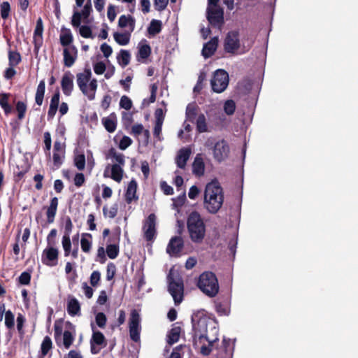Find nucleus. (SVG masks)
<instances>
[{
	"label": "nucleus",
	"instance_id": "nucleus-22",
	"mask_svg": "<svg viewBox=\"0 0 358 358\" xmlns=\"http://www.w3.org/2000/svg\"><path fill=\"white\" fill-rule=\"evenodd\" d=\"M218 45V38L213 37L204 44L202 49V55L204 58H209L215 52Z\"/></svg>",
	"mask_w": 358,
	"mask_h": 358
},
{
	"label": "nucleus",
	"instance_id": "nucleus-4",
	"mask_svg": "<svg viewBox=\"0 0 358 358\" xmlns=\"http://www.w3.org/2000/svg\"><path fill=\"white\" fill-rule=\"evenodd\" d=\"M92 72L90 69H85L83 73L76 75V82L80 90L89 100H94L97 89V80H91Z\"/></svg>",
	"mask_w": 358,
	"mask_h": 358
},
{
	"label": "nucleus",
	"instance_id": "nucleus-62",
	"mask_svg": "<svg viewBox=\"0 0 358 358\" xmlns=\"http://www.w3.org/2000/svg\"><path fill=\"white\" fill-rule=\"evenodd\" d=\"M57 234V231L56 229H52L50 230V233L47 236V243L48 246H54L56 244L55 238Z\"/></svg>",
	"mask_w": 358,
	"mask_h": 358
},
{
	"label": "nucleus",
	"instance_id": "nucleus-41",
	"mask_svg": "<svg viewBox=\"0 0 358 358\" xmlns=\"http://www.w3.org/2000/svg\"><path fill=\"white\" fill-rule=\"evenodd\" d=\"M91 342L95 343L97 345H106V338L104 335L99 331H93Z\"/></svg>",
	"mask_w": 358,
	"mask_h": 358
},
{
	"label": "nucleus",
	"instance_id": "nucleus-52",
	"mask_svg": "<svg viewBox=\"0 0 358 358\" xmlns=\"http://www.w3.org/2000/svg\"><path fill=\"white\" fill-rule=\"evenodd\" d=\"M79 33L80 36L85 38H93L92 31L90 26L82 25L80 27Z\"/></svg>",
	"mask_w": 358,
	"mask_h": 358
},
{
	"label": "nucleus",
	"instance_id": "nucleus-29",
	"mask_svg": "<svg viewBox=\"0 0 358 358\" xmlns=\"http://www.w3.org/2000/svg\"><path fill=\"white\" fill-rule=\"evenodd\" d=\"M45 92V83L44 80L39 82L35 94V103L41 106L43 104L44 94Z\"/></svg>",
	"mask_w": 358,
	"mask_h": 358
},
{
	"label": "nucleus",
	"instance_id": "nucleus-35",
	"mask_svg": "<svg viewBox=\"0 0 358 358\" xmlns=\"http://www.w3.org/2000/svg\"><path fill=\"white\" fill-rule=\"evenodd\" d=\"M124 170L122 166L117 164H113L111 166V175L110 178L117 182H120L123 178Z\"/></svg>",
	"mask_w": 358,
	"mask_h": 358
},
{
	"label": "nucleus",
	"instance_id": "nucleus-12",
	"mask_svg": "<svg viewBox=\"0 0 358 358\" xmlns=\"http://www.w3.org/2000/svg\"><path fill=\"white\" fill-rule=\"evenodd\" d=\"M213 157L217 162H222L229 154V146L224 139L216 142L213 148Z\"/></svg>",
	"mask_w": 358,
	"mask_h": 358
},
{
	"label": "nucleus",
	"instance_id": "nucleus-40",
	"mask_svg": "<svg viewBox=\"0 0 358 358\" xmlns=\"http://www.w3.org/2000/svg\"><path fill=\"white\" fill-rule=\"evenodd\" d=\"M108 156L115 159V162L117 163V165H120V166L124 165V155L122 153H117L115 148H111L109 149Z\"/></svg>",
	"mask_w": 358,
	"mask_h": 358
},
{
	"label": "nucleus",
	"instance_id": "nucleus-21",
	"mask_svg": "<svg viewBox=\"0 0 358 358\" xmlns=\"http://www.w3.org/2000/svg\"><path fill=\"white\" fill-rule=\"evenodd\" d=\"M43 23L41 17L36 20V27L34 31V43L35 48H39L43 43Z\"/></svg>",
	"mask_w": 358,
	"mask_h": 358
},
{
	"label": "nucleus",
	"instance_id": "nucleus-34",
	"mask_svg": "<svg viewBox=\"0 0 358 358\" xmlns=\"http://www.w3.org/2000/svg\"><path fill=\"white\" fill-rule=\"evenodd\" d=\"M118 25L121 28L129 25L131 27V31H133L135 27V19L129 15L128 16L122 15L119 18Z\"/></svg>",
	"mask_w": 358,
	"mask_h": 358
},
{
	"label": "nucleus",
	"instance_id": "nucleus-57",
	"mask_svg": "<svg viewBox=\"0 0 358 358\" xmlns=\"http://www.w3.org/2000/svg\"><path fill=\"white\" fill-rule=\"evenodd\" d=\"M83 17V16L80 12L74 11L71 18L72 26L75 28L80 27L81 20Z\"/></svg>",
	"mask_w": 358,
	"mask_h": 358
},
{
	"label": "nucleus",
	"instance_id": "nucleus-51",
	"mask_svg": "<svg viewBox=\"0 0 358 358\" xmlns=\"http://www.w3.org/2000/svg\"><path fill=\"white\" fill-rule=\"evenodd\" d=\"M74 165L79 171H83L85 166V155L80 154L76 155L74 158Z\"/></svg>",
	"mask_w": 358,
	"mask_h": 358
},
{
	"label": "nucleus",
	"instance_id": "nucleus-32",
	"mask_svg": "<svg viewBox=\"0 0 358 358\" xmlns=\"http://www.w3.org/2000/svg\"><path fill=\"white\" fill-rule=\"evenodd\" d=\"M205 165L201 157L196 156L192 164V171L198 176H203L204 173Z\"/></svg>",
	"mask_w": 358,
	"mask_h": 358
},
{
	"label": "nucleus",
	"instance_id": "nucleus-59",
	"mask_svg": "<svg viewBox=\"0 0 358 358\" xmlns=\"http://www.w3.org/2000/svg\"><path fill=\"white\" fill-rule=\"evenodd\" d=\"M116 273V266L113 262H110L107 265L106 270V279L107 280H111Z\"/></svg>",
	"mask_w": 358,
	"mask_h": 358
},
{
	"label": "nucleus",
	"instance_id": "nucleus-7",
	"mask_svg": "<svg viewBox=\"0 0 358 358\" xmlns=\"http://www.w3.org/2000/svg\"><path fill=\"white\" fill-rule=\"evenodd\" d=\"M241 48L240 34L238 30L229 31L223 41V49L226 53L231 55L238 54Z\"/></svg>",
	"mask_w": 358,
	"mask_h": 358
},
{
	"label": "nucleus",
	"instance_id": "nucleus-19",
	"mask_svg": "<svg viewBox=\"0 0 358 358\" xmlns=\"http://www.w3.org/2000/svg\"><path fill=\"white\" fill-rule=\"evenodd\" d=\"M58 205L59 200L57 197L55 196L50 199V205L48 206L43 207L44 208H46L47 222L48 224H52L55 222Z\"/></svg>",
	"mask_w": 358,
	"mask_h": 358
},
{
	"label": "nucleus",
	"instance_id": "nucleus-1",
	"mask_svg": "<svg viewBox=\"0 0 358 358\" xmlns=\"http://www.w3.org/2000/svg\"><path fill=\"white\" fill-rule=\"evenodd\" d=\"M223 202V189L220 182L217 180L208 182L204 191V208L208 213L215 214L221 208Z\"/></svg>",
	"mask_w": 358,
	"mask_h": 358
},
{
	"label": "nucleus",
	"instance_id": "nucleus-9",
	"mask_svg": "<svg viewBox=\"0 0 358 358\" xmlns=\"http://www.w3.org/2000/svg\"><path fill=\"white\" fill-rule=\"evenodd\" d=\"M140 315L136 309L131 310L129 320V336L134 342L140 341L141 330Z\"/></svg>",
	"mask_w": 358,
	"mask_h": 358
},
{
	"label": "nucleus",
	"instance_id": "nucleus-61",
	"mask_svg": "<svg viewBox=\"0 0 358 358\" xmlns=\"http://www.w3.org/2000/svg\"><path fill=\"white\" fill-rule=\"evenodd\" d=\"M73 228V225L71 217L69 216H66L65 217L64 235V236H70Z\"/></svg>",
	"mask_w": 358,
	"mask_h": 358
},
{
	"label": "nucleus",
	"instance_id": "nucleus-44",
	"mask_svg": "<svg viewBox=\"0 0 358 358\" xmlns=\"http://www.w3.org/2000/svg\"><path fill=\"white\" fill-rule=\"evenodd\" d=\"M106 252L110 259H115L119 255V246L116 244H109L106 246Z\"/></svg>",
	"mask_w": 358,
	"mask_h": 358
},
{
	"label": "nucleus",
	"instance_id": "nucleus-48",
	"mask_svg": "<svg viewBox=\"0 0 358 358\" xmlns=\"http://www.w3.org/2000/svg\"><path fill=\"white\" fill-rule=\"evenodd\" d=\"M74 341V336L73 334L69 331H64L63 333V343L66 349H69L73 344Z\"/></svg>",
	"mask_w": 358,
	"mask_h": 358
},
{
	"label": "nucleus",
	"instance_id": "nucleus-16",
	"mask_svg": "<svg viewBox=\"0 0 358 358\" xmlns=\"http://www.w3.org/2000/svg\"><path fill=\"white\" fill-rule=\"evenodd\" d=\"M64 65L66 67H71L76 62L78 57V50L73 45L65 48L63 50Z\"/></svg>",
	"mask_w": 358,
	"mask_h": 358
},
{
	"label": "nucleus",
	"instance_id": "nucleus-42",
	"mask_svg": "<svg viewBox=\"0 0 358 358\" xmlns=\"http://www.w3.org/2000/svg\"><path fill=\"white\" fill-rule=\"evenodd\" d=\"M15 109L17 113V118L20 120L24 119L27 111V104L22 101H18L15 104Z\"/></svg>",
	"mask_w": 358,
	"mask_h": 358
},
{
	"label": "nucleus",
	"instance_id": "nucleus-5",
	"mask_svg": "<svg viewBox=\"0 0 358 358\" xmlns=\"http://www.w3.org/2000/svg\"><path fill=\"white\" fill-rule=\"evenodd\" d=\"M198 287L207 296L213 297L219 292V284L215 273L205 271L199 276Z\"/></svg>",
	"mask_w": 358,
	"mask_h": 358
},
{
	"label": "nucleus",
	"instance_id": "nucleus-54",
	"mask_svg": "<svg viewBox=\"0 0 358 358\" xmlns=\"http://www.w3.org/2000/svg\"><path fill=\"white\" fill-rule=\"evenodd\" d=\"M44 150L45 152L48 156L50 155V149H51V145H52V140H51V135L50 132L46 131L44 133Z\"/></svg>",
	"mask_w": 358,
	"mask_h": 358
},
{
	"label": "nucleus",
	"instance_id": "nucleus-18",
	"mask_svg": "<svg viewBox=\"0 0 358 358\" xmlns=\"http://www.w3.org/2000/svg\"><path fill=\"white\" fill-rule=\"evenodd\" d=\"M61 87L66 96H70L73 90V76L70 71L66 72L61 80Z\"/></svg>",
	"mask_w": 358,
	"mask_h": 358
},
{
	"label": "nucleus",
	"instance_id": "nucleus-20",
	"mask_svg": "<svg viewBox=\"0 0 358 358\" xmlns=\"http://www.w3.org/2000/svg\"><path fill=\"white\" fill-rule=\"evenodd\" d=\"M191 152V149L189 148H182L179 150L176 157V164L178 168L182 169L185 168Z\"/></svg>",
	"mask_w": 358,
	"mask_h": 358
},
{
	"label": "nucleus",
	"instance_id": "nucleus-60",
	"mask_svg": "<svg viewBox=\"0 0 358 358\" xmlns=\"http://www.w3.org/2000/svg\"><path fill=\"white\" fill-rule=\"evenodd\" d=\"M101 279V273L99 271H94L90 275V284L93 287H96Z\"/></svg>",
	"mask_w": 358,
	"mask_h": 358
},
{
	"label": "nucleus",
	"instance_id": "nucleus-47",
	"mask_svg": "<svg viewBox=\"0 0 358 358\" xmlns=\"http://www.w3.org/2000/svg\"><path fill=\"white\" fill-rule=\"evenodd\" d=\"M224 111L227 115H231L236 110V103L234 100H227L223 106Z\"/></svg>",
	"mask_w": 358,
	"mask_h": 358
},
{
	"label": "nucleus",
	"instance_id": "nucleus-56",
	"mask_svg": "<svg viewBox=\"0 0 358 358\" xmlns=\"http://www.w3.org/2000/svg\"><path fill=\"white\" fill-rule=\"evenodd\" d=\"M31 274L27 271L22 272L18 278V282L20 285H28L31 282Z\"/></svg>",
	"mask_w": 358,
	"mask_h": 358
},
{
	"label": "nucleus",
	"instance_id": "nucleus-28",
	"mask_svg": "<svg viewBox=\"0 0 358 358\" xmlns=\"http://www.w3.org/2000/svg\"><path fill=\"white\" fill-rule=\"evenodd\" d=\"M92 244V235L89 233H83L81 236L80 246L82 250L88 253L90 252Z\"/></svg>",
	"mask_w": 358,
	"mask_h": 358
},
{
	"label": "nucleus",
	"instance_id": "nucleus-55",
	"mask_svg": "<svg viewBox=\"0 0 358 358\" xmlns=\"http://www.w3.org/2000/svg\"><path fill=\"white\" fill-rule=\"evenodd\" d=\"M120 106L127 110H130L132 107L131 99L126 95L122 96L120 101Z\"/></svg>",
	"mask_w": 358,
	"mask_h": 358
},
{
	"label": "nucleus",
	"instance_id": "nucleus-36",
	"mask_svg": "<svg viewBox=\"0 0 358 358\" xmlns=\"http://www.w3.org/2000/svg\"><path fill=\"white\" fill-rule=\"evenodd\" d=\"M131 55L129 51L125 50H121L120 54L117 57L118 64L124 68L130 62Z\"/></svg>",
	"mask_w": 358,
	"mask_h": 358
},
{
	"label": "nucleus",
	"instance_id": "nucleus-30",
	"mask_svg": "<svg viewBox=\"0 0 358 358\" xmlns=\"http://www.w3.org/2000/svg\"><path fill=\"white\" fill-rule=\"evenodd\" d=\"M181 333V327L180 326H173L169 331L167 335V343L171 345L178 342Z\"/></svg>",
	"mask_w": 358,
	"mask_h": 358
},
{
	"label": "nucleus",
	"instance_id": "nucleus-10",
	"mask_svg": "<svg viewBox=\"0 0 358 358\" xmlns=\"http://www.w3.org/2000/svg\"><path fill=\"white\" fill-rule=\"evenodd\" d=\"M157 217L155 213L150 214L145 220L143 226L144 238L147 241H153L157 235Z\"/></svg>",
	"mask_w": 358,
	"mask_h": 358
},
{
	"label": "nucleus",
	"instance_id": "nucleus-43",
	"mask_svg": "<svg viewBox=\"0 0 358 358\" xmlns=\"http://www.w3.org/2000/svg\"><path fill=\"white\" fill-rule=\"evenodd\" d=\"M52 342L51 338L46 336L43 338V341L41 343V353L43 356L46 355L48 352L52 349Z\"/></svg>",
	"mask_w": 358,
	"mask_h": 358
},
{
	"label": "nucleus",
	"instance_id": "nucleus-33",
	"mask_svg": "<svg viewBox=\"0 0 358 358\" xmlns=\"http://www.w3.org/2000/svg\"><path fill=\"white\" fill-rule=\"evenodd\" d=\"M162 22L161 20L153 19L148 27V33L150 36H155L161 32Z\"/></svg>",
	"mask_w": 358,
	"mask_h": 358
},
{
	"label": "nucleus",
	"instance_id": "nucleus-27",
	"mask_svg": "<svg viewBox=\"0 0 358 358\" xmlns=\"http://www.w3.org/2000/svg\"><path fill=\"white\" fill-rule=\"evenodd\" d=\"M10 93H1L0 94V106L3 110L4 113L8 115L11 113L13 107L9 103Z\"/></svg>",
	"mask_w": 358,
	"mask_h": 358
},
{
	"label": "nucleus",
	"instance_id": "nucleus-15",
	"mask_svg": "<svg viewBox=\"0 0 358 358\" xmlns=\"http://www.w3.org/2000/svg\"><path fill=\"white\" fill-rule=\"evenodd\" d=\"M184 248V241L181 236L172 237L166 248V252L172 257H179Z\"/></svg>",
	"mask_w": 358,
	"mask_h": 358
},
{
	"label": "nucleus",
	"instance_id": "nucleus-25",
	"mask_svg": "<svg viewBox=\"0 0 358 358\" xmlns=\"http://www.w3.org/2000/svg\"><path fill=\"white\" fill-rule=\"evenodd\" d=\"M102 124L106 130L109 133H113L117 127L116 115L114 113H111L108 117L102 118Z\"/></svg>",
	"mask_w": 358,
	"mask_h": 358
},
{
	"label": "nucleus",
	"instance_id": "nucleus-3",
	"mask_svg": "<svg viewBox=\"0 0 358 358\" xmlns=\"http://www.w3.org/2000/svg\"><path fill=\"white\" fill-rule=\"evenodd\" d=\"M187 227L191 241L194 243H201L206 236V224L196 210L189 213L187 219Z\"/></svg>",
	"mask_w": 358,
	"mask_h": 358
},
{
	"label": "nucleus",
	"instance_id": "nucleus-2",
	"mask_svg": "<svg viewBox=\"0 0 358 358\" xmlns=\"http://www.w3.org/2000/svg\"><path fill=\"white\" fill-rule=\"evenodd\" d=\"M203 315V313L199 311L194 313L192 315L191 320L193 329L194 331L193 335V346L195 349H197L200 347L201 354H202L203 356H208L212 352L213 343L218 341V338H216L214 340L210 341L207 336L203 334H198L196 330V325L199 324V323L201 322H206V318L202 317Z\"/></svg>",
	"mask_w": 358,
	"mask_h": 358
},
{
	"label": "nucleus",
	"instance_id": "nucleus-31",
	"mask_svg": "<svg viewBox=\"0 0 358 358\" xmlns=\"http://www.w3.org/2000/svg\"><path fill=\"white\" fill-rule=\"evenodd\" d=\"M199 107L195 103H189L186 108V120L194 122L197 116Z\"/></svg>",
	"mask_w": 358,
	"mask_h": 358
},
{
	"label": "nucleus",
	"instance_id": "nucleus-39",
	"mask_svg": "<svg viewBox=\"0 0 358 358\" xmlns=\"http://www.w3.org/2000/svg\"><path fill=\"white\" fill-rule=\"evenodd\" d=\"M22 58L20 52L17 51H8V62L10 66H16L21 62Z\"/></svg>",
	"mask_w": 358,
	"mask_h": 358
},
{
	"label": "nucleus",
	"instance_id": "nucleus-14",
	"mask_svg": "<svg viewBox=\"0 0 358 358\" xmlns=\"http://www.w3.org/2000/svg\"><path fill=\"white\" fill-rule=\"evenodd\" d=\"M59 251L54 246H48L43 251L41 261L48 266H55L58 262Z\"/></svg>",
	"mask_w": 358,
	"mask_h": 358
},
{
	"label": "nucleus",
	"instance_id": "nucleus-46",
	"mask_svg": "<svg viewBox=\"0 0 358 358\" xmlns=\"http://www.w3.org/2000/svg\"><path fill=\"white\" fill-rule=\"evenodd\" d=\"M62 244L64 252V256L68 257L71 254V242L70 236H64L63 235Z\"/></svg>",
	"mask_w": 358,
	"mask_h": 358
},
{
	"label": "nucleus",
	"instance_id": "nucleus-64",
	"mask_svg": "<svg viewBox=\"0 0 358 358\" xmlns=\"http://www.w3.org/2000/svg\"><path fill=\"white\" fill-rule=\"evenodd\" d=\"M106 250L103 247H99L97 250V255L96 261L100 264H104L106 261Z\"/></svg>",
	"mask_w": 358,
	"mask_h": 358
},
{
	"label": "nucleus",
	"instance_id": "nucleus-11",
	"mask_svg": "<svg viewBox=\"0 0 358 358\" xmlns=\"http://www.w3.org/2000/svg\"><path fill=\"white\" fill-rule=\"evenodd\" d=\"M207 20L214 27H221L224 24V10L220 6L207 7Z\"/></svg>",
	"mask_w": 358,
	"mask_h": 358
},
{
	"label": "nucleus",
	"instance_id": "nucleus-63",
	"mask_svg": "<svg viewBox=\"0 0 358 358\" xmlns=\"http://www.w3.org/2000/svg\"><path fill=\"white\" fill-rule=\"evenodd\" d=\"M132 143V140L127 136H124L119 143V148L122 150L127 149Z\"/></svg>",
	"mask_w": 358,
	"mask_h": 358
},
{
	"label": "nucleus",
	"instance_id": "nucleus-23",
	"mask_svg": "<svg viewBox=\"0 0 358 358\" xmlns=\"http://www.w3.org/2000/svg\"><path fill=\"white\" fill-rule=\"evenodd\" d=\"M137 182L134 179H132L128 184L127 189L125 193V201L127 203H131L132 201L137 200L136 196Z\"/></svg>",
	"mask_w": 358,
	"mask_h": 358
},
{
	"label": "nucleus",
	"instance_id": "nucleus-24",
	"mask_svg": "<svg viewBox=\"0 0 358 358\" xmlns=\"http://www.w3.org/2000/svg\"><path fill=\"white\" fill-rule=\"evenodd\" d=\"M60 43L63 47H70L73 41V36L72 33L69 28L62 27L61 29V34L59 35Z\"/></svg>",
	"mask_w": 358,
	"mask_h": 358
},
{
	"label": "nucleus",
	"instance_id": "nucleus-49",
	"mask_svg": "<svg viewBox=\"0 0 358 358\" xmlns=\"http://www.w3.org/2000/svg\"><path fill=\"white\" fill-rule=\"evenodd\" d=\"M151 54V48L148 44H145L139 48L138 56L141 59H147Z\"/></svg>",
	"mask_w": 358,
	"mask_h": 358
},
{
	"label": "nucleus",
	"instance_id": "nucleus-38",
	"mask_svg": "<svg viewBox=\"0 0 358 358\" xmlns=\"http://www.w3.org/2000/svg\"><path fill=\"white\" fill-rule=\"evenodd\" d=\"M196 130L199 133H204L208 131V127L206 123V119L203 113L198 115L196 120Z\"/></svg>",
	"mask_w": 358,
	"mask_h": 358
},
{
	"label": "nucleus",
	"instance_id": "nucleus-13",
	"mask_svg": "<svg viewBox=\"0 0 358 358\" xmlns=\"http://www.w3.org/2000/svg\"><path fill=\"white\" fill-rule=\"evenodd\" d=\"M208 119L215 128L221 130L228 124L227 117L220 109H213L210 111Z\"/></svg>",
	"mask_w": 358,
	"mask_h": 358
},
{
	"label": "nucleus",
	"instance_id": "nucleus-37",
	"mask_svg": "<svg viewBox=\"0 0 358 358\" xmlns=\"http://www.w3.org/2000/svg\"><path fill=\"white\" fill-rule=\"evenodd\" d=\"M130 33H119L115 32L113 34V37L117 43L120 45H126L129 43L130 40Z\"/></svg>",
	"mask_w": 358,
	"mask_h": 358
},
{
	"label": "nucleus",
	"instance_id": "nucleus-6",
	"mask_svg": "<svg viewBox=\"0 0 358 358\" xmlns=\"http://www.w3.org/2000/svg\"><path fill=\"white\" fill-rule=\"evenodd\" d=\"M169 292L173 298L176 304L182 301L184 284L179 273L171 270L168 277Z\"/></svg>",
	"mask_w": 358,
	"mask_h": 358
},
{
	"label": "nucleus",
	"instance_id": "nucleus-50",
	"mask_svg": "<svg viewBox=\"0 0 358 358\" xmlns=\"http://www.w3.org/2000/svg\"><path fill=\"white\" fill-rule=\"evenodd\" d=\"M14 315L8 310L5 313V325L8 329H13L15 326Z\"/></svg>",
	"mask_w": 358,
	"mask_h": 358
},
{
	"label": "nucleus",
	"instance_id": "nucleus-45",
	"mask_svg": "<svg viewBox=\"0 0 358 358\" xmlns=\"http://www.w3.org/2000/svg\"><path fill=\"white\" fill-rule=\"evenodd\" d=\"M118 206L117 203L113 204L109 210L107 206H105L103 208V213L105 217H108L110 219H113L117 214Z\"/></svg>",
	"mask_w": 358,
	"mask_h": 358
},
{
	"label": "nucleus",
	"instance_id": "nucleus-8",
	"mask_svg": "<svg viewBox=\"0 0 358 358\" xmlns=\"http://www.w3.org/2000/svg\"><path fill=\"white\" fill-rule=\"evenodd\" d=\"M210 84L213 92L217 93L224 92L229 85V75L227 72L223 69L215 71Z\"/></svg>",
	"mask_w": 358,
	"mask_h": 358
},
{
	"label": "nucleus",
	"instance_id": "nucleus-17",
	"mask_svg": "<svg viewBox=\"0 0 358 358\" xmlns=\"http://www.w3.org/2000/svg\"><path fill=\"white\" fill-rule=\"evenodd\" d=\"M59 101H60V92L58 89H57L55 93L52 94L50 99L49 109L48 111L47 119L48 121H51L55 117L58 108H59Z\"/></svg>",
	"mask_w": 358,
	"mask_h": 358
},
{
	"label": "nucleus",
	"instance_id": "nucleus-58",
	"mask_svg": "<svg viewBox=\"0 0 358 358\" xmlns=\"http://www.w3.org/2000/svg\"><path fill=\"white\" fill-rule=\"evenodd\" d=\"M96 323L100 328H104L106 324L107 318L103 313H98L95 317Z\"/></svg>",
	"mask_w": 358,
	"mask_h": 358
},
{
	"label": "nucleus",
	"instance_id": "nucleus-26",
	"mask_svg": "<svg viewBox=\"0 0 358 358\" xmlns=\"http://www.w3.org/2000/svg\"><path fill=\"white\" fill-rule=\"evenodd\" d=\"M67 312L71 316L80 315V305L78 299L75 297L69 299L67 302Z\"/></svg>",
	"mask_w": 358,
	"mask_h": 358
},
{
	"label": "nucleus",
	"instance_id": "nucleus-53",
	"mask_svg": "<svg viewBox=\"0 0 358 358\" xmlns=\"http://www.w3.org/2000/svg\"><path fill=\"white\" fill-rule=\"evenodd\" d=\"M1 16L3 20H6L10 12V6L8 1H3L1 6Z\"/></svg>",
	"mask_w": 358,
	"mask_h": 358
}]
</instances>
